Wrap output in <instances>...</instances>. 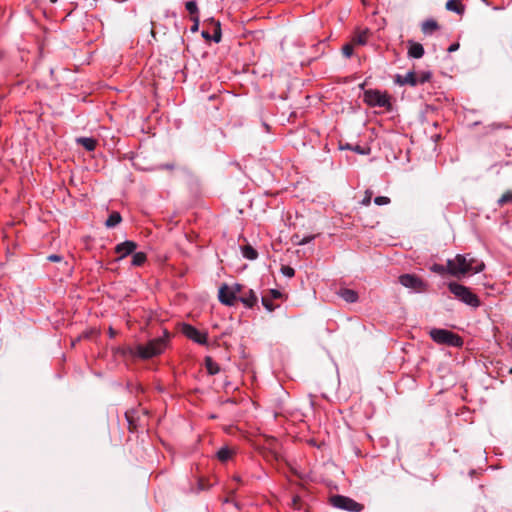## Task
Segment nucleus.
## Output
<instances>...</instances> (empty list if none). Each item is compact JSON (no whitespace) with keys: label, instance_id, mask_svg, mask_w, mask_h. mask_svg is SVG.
<instances>
[{"label":"nucleus","instance_id":"34","mask_svg":"<svg viewBox=\"0 0 512 512\" xmlns=\"http://www.w3.org/2000/svg\"><path fill=\"white\" fill-rule=\"evenodd\" d=\"M372 195H373V192L371 190H366L364 198L361 201V204L363 206H369L371 203Z\"/></svg>","mask_w":512,"mask_h":512},{"label":"nucleus","instance_id":"38","mask_svg":"<svg viewBox=\"0 0 512 512\" xmlns=\"http://www.w3.org/2000/svg\"><path fill=\"white\" fill-rule=\"evenodd\" d=\"M48 260L51 262H60L62 260V256L58 254H51L48 256Z\"/></svg>","mask_w":512,"mask_h":512},{"label":"nucleus","instance_id":"19","mask_svg":"<svg viewBox=\"0 0 512 512\" xmlns=\"http://www.w3.org/2000/svg\"><path fill=\"white\" fill-rule=\"evenodd\" d=\"M122 221V217L119 212H112L107 220L105 221V225L107 228H114Z\"/></svg>","mask_w":512,"mask_h":512},{"label":"nucleus","instance_id":"17","mask_svg":"<svg viewBox=\"0 0 512 512\" xmlns=\"http://www.w3.org/2000/svg\"><path fill=\"white\" fill-rule=\"evenodd\" d=\"M439 29L438 23L434 19H427L422 22L421 30L424 34H432Z\"/></svg>","mask_w":512,"mask_h":512},{"label":"nucleus","instance_id":"30","mask_svg":"<svg viewBox=\"0 0 512 512\" xmlns=\"http://www.w3.org/2000/svg\"><path fill=\"white\" fill-rule=\"evenodd\" d=\"M280 270L285 277L291 278L295 275V270L291 266L283 265Z\"/></svg>","mask_w":512,"mask_h":512},{"label":"nucleus","instance_id":"6","mask_svg":"<svg viewBox=\"0 0 512 512\" xmlns=\"http://www.w3.org/2000/svg\"><path fill=\"white\" fill-rule=\"evenodd\" d=\"M330 504L340 510L349 512H361L364 505L356 502L354 499L344 495H333L330 498Z\"/></svg>","mask_w":512,"mask_h":512},{"label":"nucleus","instance_id":"16","mask_svg":"<svg viewBox=\"0 0 512 512\" xmlns=\"http://www.w3.org/2000/svg\"><path fill=\"white\" fill-rule=\"evenodd\" d=\"M205 368L209 375H216L220 372V366L216 363L212 357L206 356L204 359Z\"/></svg>","mask_w":512,"mask_h":512},{"label":"nucleus","instance_id":"35","mask_svg":"<svg viewBox=\"0 0 512 512\" xmlns=\"http://www.w3.org/2000/svg\"><path fill=\"white\" fill-rule=\"evenodd\" d=\"M314 235H309V236H306L300 240H296L295 243L297 245H305V244H308L309 242H311L313 239H314ZM296 239H298V236H295Z\"/></svg>","mask_w":512,"mask_h":512},{"label":"nucleus","instance_id":"23","mask_svg":"<svg viewBox=\"0 0 512 512\" xmlns=\"http://www.w3.org/2000/svg\"><path fill=\"white\" fill-rule=\"evenodd\" d=\"M430 271H432L436 274H439L441 276H443L445 274H449L448 263L446 264V266H444L442 264L434 263L433 265L430 266Z\"/></svg>","mask_w":512,"mask_h":512},{"label":"nucleus","instance_id":"4","mask_svg":"<svg viewBox=\"0 0 512 512\" xmlns=\"http://www.w3.org/2000/svg\"><path fill=\"white\" fill-rule=\"evenodd\" d=\"M429 335L431 339L438 344H445L451 347H461L463 339L456 333L447 329L433 328Z\"/></svg>","mask_w":512,"mask_h":512},{"label":"nucleus","instance_id":"26","mask_svg":"<svg viewBox=\"0 0 512 512\" xmlns=\"http://www.w3.org/2000/svg\"><path fill=\"white\" fill-rule=\"evenodd\" d=\"M211 21L215 24L213 35H211L212 40L215 43H219L222 38V32H221V25L219 21H215L214 19H211Z\"/></svg>","mask_w":512,"mask_h":512},{"label":"nucleus","instance_id":"12","mask_svg":"<svg viewBox=\"0 0 512 512\" xmlns=\"http://www.w3.org/2000/svg\"><path fill=\"white\" fill-rule=\"evenodd\" d=\"M238 300L241 301L246 307L252 308L257 303L258 298L256 293L252 289H249L241 296H239Z\"/></svg>","mask_w":512,"mask_h":512},{"label":"nucleus","instance_id":"44","mask_svg":"<svg viewBox=\"0 0 512 512\" xmlns=\"http://www.w3.org/2000/svg\"><path fill=\"white\" fill-rule=\"evenodd\" d=\"M234 480L237 481V482H240V478L238 476H235Z\"/></svg>","mask_w":512,"mask_h":512},{"label":"nucleus","instance_id":"13","mask_svg":"<svg viewBox=\"0 0 512 512\" xmlns=\"http://www.w3.org/2000/svg\"><path fill=\"white\" fill-rule=\"evenodd\" d=\"M424 47L417 42H409L408 56L411 58L419 59L424 55Z\"/></svg>","mask_w":512,"mask_h":512},{"label":"nucleus","instance_id":"22","mask_svg":"<svg viewBox=\"0 0 512 512\" xmlns=\"http://www.w3.org/2000/svg\"><path fill=\"white\" fill-rule=\"evenodd\" d=\"M446 9L458 14H461L464 11L463 6L459 3L458 0H448L446 2Z\"/></svg>","mask_w":512,"mask_h":512},{"label":"nucleus","instance_id":"29","mask_svg":"<svg viewBox=\"0 0 512 512\" xmlns=\"http://www.w3.org/2000/svg\"><path fill=\"white\" fill-rule=\"evenodd\" d=\"M354 43L364 45L367 42V32L363 31L356 35L353 39Z\"/></svg>","mask_w":512,"mask_h":512},{"label":"nucleus","instance_id":"1","mask_svg":"<svg viewBox=\"0 0 512 512\" xmlns=\"http://www.w3.org/2000/svg\"><path fill=\"white\" fill-rule=\"evenodd\" d=\"M449 275L461 278L467 274H476L484 270L483 261L468 254H457L453 259H448Z\"/></svg>","mask_w":512,"mask_h":512},{"label":"nucleus","instance_id":"33","mask_svg":"<svg viewBox=\"0 0 512 512\" xmlns=\"http://www.w3.org/2000/svg\"><path fill=\"white\" fill-rule=\"evenodd\" d=\"M353 44L351 43H348V44H345L343 47H342V53L345 57L349 58L352 56L353 54Z\"/></svg>","mask_w":512,"mask_h":512},{"label":"nucleus","instance_id":"2","mask_svg":"<svg viewBox=\"0 0 512 512\" xmlns=\"http://www.w3.org/2000/svg\"><path fill=\"white\" fill-rule=\"evenodd\" d=\"M169 339V333L167 331L164 332V336L154 338L150 340L147 344H139L135 347L134 355L138 356L141 359H150L152 357L158 356L164 352L167 347Z\"/></svg>","mask_w":512,"mask_h":512},{"label":"nucleus","instance_id":"46","mask_svg":"<svg viewBox=\"0 0 512 512\" xmlns=\"http://www.w3.org/2000/svg\"><path fill=\"white\" fill-rule=\"evenodd\" d=\"M58 0H50L51 3H56Z\"/></svg>","mask_w":512,"mask_h":512},{"label":"nucleus","instance_id":"45","mask_svg":"<svg viewBox=\"0 0 512 512\" xmlns=\"http://www.w3.org/2000/svg\"><path fill=\"white\" fill-rule=\"evenodd\" d=\"M151 33H152V35H153V36H155V32H154V29H153V28H152V30H151Z\"/></svg>","mask_w":512,"mask_h":512},{"label":"nucleus","instance_id":"24","mask_svg":"<svg viewBox=\"0 0 512 512\" xmlns=\"http://www.w3.org/2000/svg\"><path fill=\"white\" fill-rule=\"evenodd\" d=\"M185 8L189 12L191 17L199 16V9L196 1L191 0L185 3Z\"/></svg>","mask_w":512,"mask_h":512},{"label":"nucleus","instance_id":"3","mask_svg":"<svg viewBox=\"0 0 512 512\" xmlns=\"http://www.w3.org/2000/svg\"><path fill=\"white\" fill-rule=\"evenodd\" d=\"M448 289L455 296V298L468 306L478 308L481 304L478 296L473 293L470 288L462 284L457 282H450L448 284Z\"/></svg>","mask_w":512,"mask_h":512},{"label":"nucleus","instance_id":"40","mask_svg":"<svg viewBox=\"0 0 512 512\" xmlns=\"http://www.w3.org/2000/svg\"><path fill=\"white\" fill-rule=\"evenodd\" d=\"M430 76H431V74L429 72L428 73H424L422 75V77L419 79V83H425V82L429 81Z\"/></svg>","mask_w":512,"mask_h":512},{"label":"nucleus","instance_id":"27","mask_svg":"<svg viewBox=\"0 0 512 512\" xmlns=\"http://www.w3.org/2000/svg\"><path fill=\"white\" fill-rule=\"evenodd\" d=\"M273 299L268 297V296H263L262 297V304L263 306L270 312L274 311L276 306L273 304Z\"/></svg>","mask_w":512,"mask_h":512},{"label":"nucleus","instance_id":"21","mask_svg":"<svg viewBox=\"0 0 512 512\" xmlns=\"http://www.w3.org/2000/svg\"><path fill=\"white\" fill-rule=\"evenodd\" d=\"M242 255L246 259L255 260L258 257V252L251 245H245L242 247Z\"/></svg>","mask_w":512,"mask_h":512},{"label":"nucleus","instance_id":"41","mask_svg":"<svg viewBox=\"0 0 512 512\" xmlns=\"http://www.w3.org/2000/svg\"><path fill=\"white\" fill-rule=\"evenodd\" d=\"M459 49V43H453L449 46L448 52H455Z\"/></svg>","mask_w":512,"mask_h":512},{"label":"nucleus","instance_id":"25","mask_svg":"<svg viewBox=\"0 0 512 512\" xmlns=\"http://www.w3.org/2000/svg\"><path fill=\"white\" fill-rule=\"evenodd\" d=\"M147 257L144 252H136L132 256V265L133 266H141L145 263Z\"/></svg>","mask_w":512,"mask_h":512},{"label":"nucleus","instance_id":"20","mask_svg":"<svg viewBox=\"0 0 512 512\" xmlns=\"http://www.w3.org/2000/svg\"><path fill=\"white\" fill-rule=\"evenodd\" d=\"M137 414H138V411L135 410V409H132V410H128L126 411L125 413V417L127 419V422L129 424V429L132 431V430H135L137 428Z\"/></svg>","mask_w":512,"mask_h":512},{"label":"nucleus","instance_id":"9","mask_svg":"<svg viewBox=\"0 0 512 512\" xmlns=\"http://www.w3.org/2000/svg\"><path fill=\"white\" fill-rule=\"evenodd\" d=\"M218 298L219 301L226 306H233L238 300V296L235 295V290L231 289L227 284H223L219 288Z\"/></svg>","mask_w":512,"mask_h":512},{"label":"nucleus","instance_id":"36","mask_svg":"<svg viewBox=\"0 0 512 512\" xmlns=\"http://www.w3.org/2000/svg\"><path fill=\"white\" fill-rule=\"evenodd\" d=\"M190 18L193 22V25L191 26L190 30L192 33H195L199 29L200 18H199V16H194V17H190Z\"/></svg>","mask_w":512,"mask_h":512},{"label":"nucleus","instance_id":"31","mask_svg":"<svg viewBox=\"0 0 512 512\" xmlns=\"http://www.w3.org/2000/svg\"><path fill=\"white\" fill-rule=\"evenodd\" d=\"M512 202V192H506L501 196V198L498 200L499 206H503L504 204Z\"/></svg>","mask_w":512,"mask_h":512},{"label":"nucleus","instance_id":"43","mask_svg":"<svg viewBox=\"0 0 512 512\" xmlns=\"http://www.w3.org/2000/svg\"><path fill=\"white\" fill-rule=\"evenodd\" d=\"M201 35L206 40H212L211 34L208 31L203 30Z\"/></svg>","mask_w":512,"mask_h":512},{"label":"nucleus","instance_id":"7","mask_svg":"<svg viewBox=\"0 0 512 512\" xmlns=\"http://www.w3.org/2000/svg\"><path fill=\"white\" fill-rule=\"evenodd\" d=\"M399 283L413 292L422 293L427 290V283L415 274H402L399 276Z\"/></svg>","mask_w":512,"mask_h":512},{"label":"nucleus","instance_id":"5","mask_svg":"<svg viewBox=\"0 0 512 512\" xmlns=\"http://www.w3.org/2000/svg\"><path fill=\"white\" fill-rule=\"evenodd\" d=\"M364 102L370 107L385 108L388 111L392 109L389 95L376 89H369L364 92Z\"/></svg>","mask_w":512,"mask_h":512},{"label":"nucleus","instance_id":"10","mask_svg":"<svg viewBox=\"0 0 512 512\" xmlns=\"http://www.w3.org/2000/svg\"><path fill=\"white\" fill-rule=\"evenodd\" d=\"M137 248V244L134 241L126 240L122 243H119L115 247V252L119 254V260L123 259L124 257L134 253V251Z\"/></svg>","mask_w":512,"mask_h":512},{"label":"nucleus","instance_id":"28","mask_svg":"<svg viewBox=\"0 0 512 512\" xmlns=\"http://www.w3.org/2000/svg\"><path fill=\"white\" fill-rule=\"evenodd\" d=\"M344 149H349V150H352L358 154H361V155H365L368 153L367 150H365L362 146L360 145H351V144H347L345 147H343Z\"/></svg>","mask_w":512,"mask_h":512},{"label":"nucleus","instance_id":"18","mask_svg":"<svg viewBox=\"0 0 512 512\" xmlns=\"http://www.w3.org/2000/svg\"><path fill=\"white\" fill-rule=\"evenodd\" d=\"M234 453H235L234 450L225 446V447L220 448L216 455H217V458L219 461L226 462L232 458Z\"/></svg>","mask_w":512,"mask_h":512},{"label":"nucleus","instance_id":"8","mask_svg":"<svg viewBox=\"0 0 512 512\" xmlns=\"http://www.w3.org/2000/svg\"><path fill=\"white\" fill-rule=\"evenodd\" d=\"M181 331L185 337L197 344L206 345L208 343V334L198 330L190 324H183Z\"/></svg>","mask_w":512,"mask_h":512},{"label":"nucleus","instance_id":"37","mask_svg":"<svg viewBox=\"0 0 512 512\" xmlns=\"http://www.w3.org/2000/svg\"><path fill=\"white\" fill-rule=\"evenodd\" d=\"M269 293H270V298H272V299H278V298H280V297H281V295H282V294H281V292H280V291H278V290H276V289H271V290L269 291Z\"/></svg>","mask_w":512,"mask_h":512},{"label":"nucleus","instance_id":"42","mask_svg":"<svg viewBox=\"0 0 512 512\" xmlns=\"http://www.w3.org/2000/svg\"><path fill=\"white\" fill-rule=\"evenodd\" d=\"M231 289L235 290V295L237 296L238 293L241 292L242 290V286L240 284H234L232 287H230Z\"/></svg>","mask_w":512,"mask_h":512},{"label":"nucleus","instance_id":"14","mask_svg":"<svg viewBox=\"0 0 512 512\" xmlns=\"http://www.w3.org/2000/svg\"><path fill=\"white\" fill-rule=\"evenodd\" d=\"M338 295L347 303H355L358 301V293L352 289L341 288Z\"/></svg>","mask_w":512,"mask_h":512},{"label":"nucleus","instance_id":"39","mask_svg":"<svg viewBox=\"0 0 512 512\" xmlns=\"http://www.w3.org/2000/svg\"><path fill=\"white\" fill-rule=\"evenodd\" d=\"M174 168H175V165L173 163L159 165V169L173 170Z\"/></svg>","mask_w":512,"mask_h":512},{"label":"nucleus","instance_id":"11","mask_svg":"<svg viewBox=\"0 0 512 512\" xmlns=\"http://www.w3.org/2000/svg\"><path fill=\"white\" fill-rule=\"evenodd\" d=\"M394 83L399 86L409 85V86H416L419 84V78L413 71H409L405 76H402L400 74H396L394 77Z\"/></svg>","mask_w":512,"mask_h":512},{"label":"nucleus","instance_id":"15","mask_svg":"<svg viewBox=\"0 0 512 512\" xmlns=\"http://www.w3.org/2000/svg\"><path fill=\"white\" fill-rule=\"evenodd\" d=\"M76 141L89 152L94 151L97 145L96 139L92 137H80Z\"/></svg>","mask_w":512,"mask_h":512},{"label":"nucleus","instance_id":"32","mask_svg":"<svg viewBox=\"0 0 512 512\" xmlns=\"http://www.w3.org/2000/svg\"><path fill=\"white\" fill-rule=\"evenodd\" d=\"M391 202L389 197L386 196H377L374 198V203L378 206L387 205Z\"/></svg>","mask_w":512,"mask_h":512}]
</instances>
